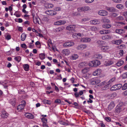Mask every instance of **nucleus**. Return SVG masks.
<instances>
[{
	"instance_id": "4be33fe9",
	"label": "nucleus",
	"mask_w": 127,
	"mask_h": 127,
	"mask_svg": "<svg viewBox=\"0 0 127 127\" xmlns=\"http://www.w3.org/2000/svg\"><path fill=\"white\" fill-rule=\"evenodd\" d=\"M25 115L26 117L28 118L32 119L34 118V116L30 113H26L25 114Z\"/></svg>"
},
{
	"instance_id": "4c0bfd02",
	"label": "nucleus",
	"mask_w": 127,
	"mask_h": 127,
	"mask_svg": "<svg viewBox=\"0 0 127 127\" xmlns=\"http://www.w3.org/2000/svg\"><path fill=\"white\" fill-rule=\"evenodd\" d=\"M102 22L103 23H108L110 22V20L106 18H103L102 19Z\"/></svg>"
},
{
	"instance_id": "e2e57ef3",
	"label": "nucleus",
	"mask_w": 127,
	"mask_h": 127,
	"mask_svg": "<svg viewBox=\"0 0 127 127\" xmlns=\"http://www.w3.org/2000/svg\"><path fill=\"white\" fill-rule=\"evenodd\" d=\"M21 104H22V105H24L25 107L26 105V102L25 100H22L21 102Z\"/></svg>"
},
{
	"instance_id": "f257e3e1",
	"label": "nucleus",
	"mask_w": 127,
	"mask_h": 127,
	"mask_svg": "<svg viewBox=\"0 0 127 127\" xmlns=\"http://www.w3.org/2000/svg\"><path fill=\"white\" fill-rule=\"evenodd\" d=\"M110 83H109V82H106V81H104L103 82L101 83H100L99 85H97L98 86H105L103 87L102 89L103 90H107L109 89V88L110 86Z\"/></svg>"
},
{
	"instance_id": "7c9ffc66",
	"label": "nucleus",
	"mask_w": 127,
	"mask_h": 127,
	"mask_svg": "<svg viewBox=\"0 0 127 127\" xmlns=\"http://www.w3.org/2000/svg\"><path fill=\"white\" fill-rule=\"evenodd\" d=\"M124 63V62L122 60L118 61L116 64V65L118 66H120L122 65Z\"/></svg>"
},
{
	"instance_id": "13d9d810",
	"label": "nucleus",
	"mask_w": 127,
	"mask_h": 127,
	"mask_svg": "<svg viewBox=\"0 0 127 127\" xmlns=\"http://www.w3.org/2000/svg\"><path fill=\"white\" fill-rule=\"evenodd\" d=\"M116 79V78L115 77H114L111 79L108 82H109V83H110H110L112 82H113Z\"/></svg>"
},
{
	"instance_id": "9d476101",
	"label": "nucleus",
	"mask_w": 127,
	"mask_h": 127,
	"mask_svg": "<svg viewBox=\"0 0 127 127\" xmlns=\"http://www.w3.org/2000/svg\"><path fill=\"white\" fill-rule=\"evenodd\" d=\"M66 23L65 21L59 20L55 22L54 25H60L64 24Z\"/></svg>"
},
{
	"instance_id": "473e14b6",
	"label": "nucleus",
	"mask_w": 127,
	"mask_h": 127,
	"mask_svg": "<svg viewBox=\"0 0 127 127\" xmlns=\"http://www.w3.org/2000/svg\"><path fill=\"white\" fill-rule=\"evenodd\" d=\"M45 6L47 8H52L53 5L51 3H46L45 5Z\"/></svg>"
},
{
	"instance_id": "6ab92c4d",
	"label": "nucleus",
	"mask_w": 127,
	"mask_h": 127,
	"mask_svg": "<svg viewBox=\"0 0 127 127\" xmlns=\"http://www.w3.org/2000/svg\"><path fill=\"white\" fill-rule=\"evenodd\" d=\"M115 32L117 33L120 34H122L124 33L125 32V31L123 29H119L116 30Z\"/></svg>"
},
{
	"instance_id": "5701e85b",
	"label": "nucleus",
	"mask_w": 127,
	"mask_h": 127,
	"mask_svg": "<svg viewBox=\"0 0 127 127\" xmlns=\"http://www.w3.org/2000/svg\"><path fill=\"white\" fill-rule=\"evenodd\" d=\"M90 23L92 25H96L100 23L99 21L95 19L92 20L90 21Z\"/></svg>"
},
{
	"instance_id": "69168bd1",
	"label": "nucleus",
	"mask_w": 127,
	"mask_h": 127,
	"mask_svg": "<svg viewBox=\"0 0 127 127\" xmlns=\"http://www.w3.org/2000/svg\"><path fill=\"white\" fill-rule=\"evenodd\" d=\"M123 51L122 50H120L119 54L120 55L122 56L123 54Z\"/></svg>"
},
{
	"instance_id": "1a4fd4ad",
	"label": "nucleus",
	"mask_w": 127,
	"mask_h": 127,
	"mask_svg": "<svg viewBox=\"0 0 127 127\" xmlns=\"http://www.w3.org/2000/svg\"><path fill=\"white\" fill-rule=\"evenodd\" d=\"M41 120L43 122L42 126L43 127H49L47 124V118H42Z\"/></svg>"
},
{
	"instance_id": "dca6fc26",
	"label": "nucleus",
	"mask_w": 127,
	"mask_h": 127,
	"mask_svg": "<svg viewBox=\"0 0 127 127\" xmlns=\"http://www.w3.org/2000/svg\"><path fill=\"white\" fill-rule=\"evenodd\" d=\"M115 106L114 103L113 101L111 102L108 106V110L109 111L111 110Z\"/></svg>"
},
{
	"instance_id": "0e129e2a",
	"label": "nucleus",
	"mask_w": 127,
	"mask_h": 127,
	"mask_svg": "<svg viewBox=\"0 0 127 127\" xmlns=\"http://www.w3.org/2000/svg\"><path fill=\"white\" fill-rule=\"evenodd\" d=\"M33 46L34 44H33L32 43H30L29 47L31 48H32L33 47Z\"/></svg>"
},
{
	"instance_id": "6e6552de",
	"label": "nucleus",
	"mask_w": 127,
	"mask_h": 127,
	"mask_svg": "<svg viewBox=\"0 0 127 127\" xmlns=\"http://www.w3.org/2000/svg\"><path fill=\"white\" fill-rule=\"evenodd\" d=\"M87 46V45L86 44H81L77 46L76 48L77 50H82L83 49H86Z\"/></svg>"
},
{
	"instance_id": "5fc2aeb1",
	"label": "nucleus",
	"mask_w": 127,
	"mask_h": 127,
	"mask_svg": "<svg viewBox=\"0 0 127 127\" xmlns=\"http://www.w3.org/2000/svg\"><path fill=\"white\" fill-rule=\"evenodd\" d=\"M105 119L106 121L108 122H110L111 121V119L109 117H106Z\"/></svg>"
},
{
	"instance_id": "a19ab883",
	"label": "nucleus",
	"mask_w": 127,
	"mask_h": 127,
	"mask_svg": "<svg viewBox=\"0 0 127 127\" xmlns=\"http://www.w3.org/2000/svg\"><path fill=\"white\" fill-rule=\"evenodd\" d=\"M116 7L117 8L120 9H122L124 8V6L122 4H118L117 5Z\"/></svg>"
},
{
	"instance_id": "37998d69",
	"label": "nucleus",
	"mask_w": 127,
	"mask_h": 127,
	"mask_svg": "<svg viewBox=\"0 0 127 127\" xmlns=\"http://www.w3.org/2000/svg\"><path fill=\"white\" fill-rule=\"evenodd\" d=\"M14 59L17 61L18 62H19L21 60V57L20 56L16 57L14 58Z\"/></svg>"
},
{
	"instance_id": "e433bc0d",
	"label": "nucleus",
	"mask_w": 127,
	"mask_h": 127,
	"mask_svg": "<svg viewBox=\"0 0 127 127\" xmlns=\"http://www.w3.org/2000/svg\"><path fill=\"white\" fill-rule=\"evenodd\" d=\"M23 67L24 70L27 71L29 70V66L28 64H26L24 65Z\"/></svg>"
},
{
	"instance_id": "774afa93",
	"label": "nucleus",
	"mask_w": 127,
	"mask_h": 127,
	"mask_svg": "<svg viewBox=\"0 0 127 127\" xmlns=\"http://www.w3.org/2000/svg\"><path fill=\"white\" fill-rule=\"evenodd\" d=\"M6 38L7 40H9L11 39V36L10 35H7Z\"/></svg>"
},
{
	"instance_id": "393cba45",
	"label": "nucleus",
	"mask_w": 127,
	"mask_h": 127,
	"mask_svg": "<svg viewBox=\"0 0 127 127\" xmlns=\"http://www.w3.org/2000/svg\"><path fill=\"white\" fill-rule=\"evenodd\" d=\"M24 105H22V104L19 105L17 107V109L19 111H21L24 108Z\"/></svg>"
},
{
	"instance_id": "864d4df0",
	"label": "nucleus",
	"mask_w": 127,
	"mask_h": 127,
	"mask_svg": "<svg viewBox=\"0 0 127 127\" xmlns=\"http://www.w3.org/2000/svg\"><path fill=\"white\" fill-rule=\"evenodd\" d=\"M84 12L85 11H87L89 10L90 9L89 7L88 6H85L84 7Z\"/></svg>"
},
{
	"instance_id": "603ef678",
	"label": "nucleus",
	"mask_w": 127,
	"mask_h": 127,
	"mask_svg": "<svg viewBox=\"0 0 127 127\" xmlns=\"http://www.w3.org/2000/svg\"><path fill=\"white\" fill-rule=\"evenodd\" d=\"M94 0H85V2L87 3H90L93 2Z\"/></svg>"
},
{
	"instance_id": "423d86ee",
	"label": "nucleus",
	"mask_w": 127,
	"mask_h": 127,
	"mask_svg": "<svg viewBox=\"0 0 127 127\" xmlns=\"http://www.w3.org/2000/svg\"><path fill=\"white\" fill-rule=\"evenodd\" d=\"M122 87V85L121 84H117L113 86L111 88L112 91H115L120 89Z\"/></svg>"
},
{
	"instance_id": "de8ad7c7",
	"label": "nucleus",
	"mask_w": 127,
	"mask_h": 127,
	"mask_svg": "<svg viewBox=\"0 0 127 127\" xmlns=\"http://www.w3.org/2000/svg\"><path fill=\"white\" fill-rule=\"evenodd\" d=\"M122 41L121 40H118L115 41V43L116 44L118 45L120 44L122 42Z\"/></svg>"
},
{
	"instance_id": "58836bf2",
	"label": "nucleus",
	"mask_w": 127,
	"mask_h": 127,
	"mask_svg": "<svg viewBox=\"0 0 127 127\" xmlns=\"http://www.w3.org/2000/svg\"><path fill=\"white\" fill-rule=\"evenodd\" d=\"M43 102L44 104H46L49 105L51 104V102L50 101H49L48 100L46 99H44V100L43 101Z\"/></svg>"
},
{
	"instance_id": "3c124183",
	"label": "nucleus",
	"mask_w": 127,
	"mask_h": 127,
	"mask_svg": "<svg viewBox=\"0 0 127 127\" xmlns=\"http://www.w3.org/2000/svg\"><path fill=\"white\" fill-rule=\"evenodd\" d=\"M90 54V53L89 52H87L83 53L84 56L85 57H88L89 56Z\"/></svg>"
},
{
	"instance_id": "bf43d9fd",
	"label": "nucleus",
	"mask_w": 127,
	"mask_h": 127,
	"mask_svg": "<svg viewBox=\"0 0 127 127\" xmlns=\"http://www.w3.org/2000/svg\"><path fill=\"white\" fill-rule=\"evenodd\" d=\"M21 46L22 47L25 48V49H26L27 48V46L26 45L25 43L21 44Z\"/></svg>"
},
{
	"instance_id": "412c9836",
	"label": "nucleus",
	"mask_w": 127,
	"mask_h": 127,
	"mask_svg": "<svg viewBox=\"0 0 127 127\" xmlns=\"http://www.w3.org/2000/svg\"><path fill=\"white\" fill-rule=\"evenodd\" d=\"M111 38V36L109 35H104L102 36L101 38L104 40H108Z\"/></svg>"
},
{
	"instance_id": "f03ea898",
	"label": "nucleus",
	"mask_w": 127,
	"mask_h": 127,
	"mask_svg": "<svg viewBox=\"0 0 127 127\" xmlns=\"http://www.w3.org/2000/svg\"><path fill=\"white\" fill-rule=\"evenodd\" d=\"M74 43L72 41H67L63 44V46L65 47H69L73 46Z\"/></svg>"
},
{
	"instance_id": "bb28decb",
	"label": "nucleus",
	"mask_w": 127,
	"mask_h": 127,
	"mask_svg": "<svg viewBox=\"0 0 127 127\" xmlns=\"http://www.w3.org/2000/svg\"><path fill=\"white\" fill-rule=\"evenodd\" d=\"M63 54L66 55H68L70 53V51L68 49H64L62 51Z\"/></svg>"
},
{
	"instance_id": "79ce46f5",
	"label": "nucleus",
	"mask_w": 127,
	"mask_h": 127,
	"mask_svg": "<svg viewBox=\"0 0 127 127\" xmlns=\"http://www.w3.org/2000/svg\"><path fill=\"white\" fill-rule=\"evenodd\" d=\"M77 10L79 12H81L83 11H84V7H80L78 8Z\"/></svg>"
},
{
	"instance_id": "f704fd0d",
	"label": "nucleus",
	"mask_w": 127,
	"mask_h": 127,
	"mask_svg": "<svg viewBox=\"0 0 127 127\" xmlns=\"http://www.w3.org/2000/svg\"><path fill=\"white\" fill-rule=\"evenodd\" d=\"M39 57L40 59L41 60H43L45 58V54L42 53L40 54Z\"/></svg>"
},
{
	"instance_id": "72a5a7b5",
	"label": "nucleus",
	"mask_w": 127,
	"mask_h": 127,
	"mask_svg": "<svg viewBox=\"0 0 127 127\" xmlns=\"http://www.w3.org/2000/svg\"><path fill=\"white\" fill-rule=\"evenodd\" d=\"M26 37V35L24 33H23L21 36V40L22 41H24Z\"/></svg>"
},
{
	"instance_id": "7ed1b4c3",
	"label": "nucleus",
	"mask_w": 127,
	"mask_h": 127,
	"mask_svg": "<svg viewBox=\"0 0 127 127\" xmlns=\"http://www.w3.org/2000/svg\"><path fill=\"white\" fill-rule=\"evenodd\" d=\"M125 105L123 102H121L120 104H118L116 107V109L115 110V112L119 113L122 110V108L121 107V106L122 105Z\"/></svg>"
},
{
	"instance_id": "052dcab7",
	"label": "nucleus",
	"mask_w": 127,
	"mask_h": 127,
	"mask_svg": "<svg viewBox=\"0 0 127 127\" xmlns=\"http://www.w3.org/2000/svg\"><path fill=\"white\" fill-rule=\"evenodd\" d=\"M104 31L105 32V34H108L110 33L111 32L109 30H104Z\"/></svg>"
},
{
	"instance_id": "ea45409f",
	"label": "nucleus",
	"mask_w": 127,
	"mask_h": 127,
	"mask_svg": "<svg viewBox=\"0 0 127 127\" xmlns=\"http://www.w3.org/2000/svg\"><path fill=\"white\" fill-rule=\"evenodd\" d=\"M89 70V69L88 68L86 67L82 70V72L84 74H85Z\"/></svg>"
},
{
	"instance_id": "680f3d73",
	"label": "nucleus",
	"mask_w": 127,
	"mask_h": 127,
	"mask_svg": "<svg viewBox=\"0 0 127 127\" xmlns=\"http://www.w3.org/2000/svg\"><path fill=\"white\" fill-rule=\"evenodd\" d=\"M90 20V18H86L82 19V21L86 22V21H88Z\"/></svg>"
},
{
	"instance_id": "a878e982",
	"label": "nucleus",
	"mask_w": 127,
	"mask_h": 127,
	"mask_svg": "<svg viewBox=\"0 0 127 127\" xmlns=\"http://www.w3.org/2000/svg\"><path fill=\"white\" fill-rule=\"evenodd\" d=\"M78 57V56L77 54H73L70 56V59L72 60H76Z\"/></svg>"
},
{
	"instance_id": "a18cd8bd",
	"label": "nucleus",
	"mask_w": 127,
	"mask_h": 127,
	"mask_svg": "<svg viewBox=\"0 0 127 127\" xmlns=\"http://www.w3.org/2000/svg\"><path fill=\"white\" fill-rule=\"evenodd\" d=\"M78 35L80 36L81 37H82L83 36V34H81L80 33H78L77 34H73V37H74V36H75L76 35Z\"/></svg>"
},
{
	"instance_id": "4d7b16f0",
	"label": "nucleus",
	"mask_w": 127,
	"mask_h": 127,
	"mask_svg": "<svg viewBox=\"0 0 127 127\" xmlns=\"http://www.w3.org/2000/svg\"><path fill=\"white\" fill-rule=\"evenodd\" d=\"M61 102V100L59 99H56L55 101V103H59Z\"/></svg>"
},
{
	"instance_id": "09e8293b",
	"label": "nucleus",
	"mask_w": 127,
	"mask_h": 127,
	"mask_svg": "<svg viewBox=\"0 0 127 127\" xmlns=\"http://www.w3.org/2000/svg\"><path fill=\"white\" fill-rule=\"evenodd\" d=\"M122 89L125 90L127 89V83H125L122 87Z\"/></svg>"
},
{
	"instance_id": "2f4dec72",
	"label": "nucleus",
	"mask_w": 127,
	"mask_h": 127,
	"mask_svg": "<svg viewBox=\"0 0 127 127\" xmlns=\"http://www.w3.org/2000/svg\"><path fill=\"white\" fill-rule=\"evenodd\" d=\"M113 62L112 60H110L107 61L106 63V65L107 66H110L113 64Z\"/></svg>"
},
{
	"instance_id": "c85d7f7f",
	"label": "nucleus",
	"mask_w": 127,
	"mask_h": 127,
	"mask_svg": "<svg viewBox=\"0 0 127 127\" xmlns=\"http://www.w3.org/2000/svg\"><path fill=\"white\" fill-rule=\"evenodd\" d=\"M10 103L12 106H15L16 103V99L15 98L11 99L10 100Z\"/></svg>"
},
{
	"instance_id": "b1692460",
	"label": "nucleus",
	"mask_w": 127,
	"mask_h": 127,
	"mask_svg": "<svg viewBox=\"0 0 127 127\" xmlns=\"http://www.w3.org/2000/svg\"><path fill=\"white\" fill-rule=\"evenodd\" d=\"M65 28L64 27H62L60 28L56 29L54 30L55 32H62L64 29Z\"/></svg>"
},
{
	"instance_id": "f8f14e48",
	"label": "nucleus",
	"mask_w": 127,
	"mask_h": 127,
	"mask_svg": "<svg viewBox=\"0 0 127 127\" xmlns=\"http://www.w3.org/2000/svg\"><path fill=\"white\" fill-rule=\"evenodd\" d=\"M98 14L101 16H105L108 15V13L105 10H100L98 12Z\"/></svg>"
},
{
	"instance_id": "338daca9",
	"label": "nucleus",
	"mask_w": 127,
	"mask_h": 127,
	"mask_svg": "<svg viewBox=\"0 0 127 127\" xmlns=\"http://www.w3.org/2000/svg\"><path fill=\"white\" fill-rule=\"evenodd\" d=\"M42 20L44 21H48V19L47 17H45L43 18Z\"/></svg>"
},
{
	"instance_id": "ddd939ff",
	"label": "nucleus",
	"mask_w": 127,
	"mask_h": 127,
	"mask_svg": "<svg viewBox=\"0 0 127 127\" xmlns=\"http://www.w3.org/2000/svg\"><path fill=\"white\" fill-rule=\"evenodd\" d=\"M91 39L88 37L83 38L81 39V42L84 43H87L90 42Z\"/></svg>"
},
{
	"instance_id": "f3484780",
	"label": "nucleus",
	"mask_w": 127,
	"mask_h": 127,
	"mask_svg": "<svg viewBox=\"0 0 127 127\" xmlns=\"http://www.w3.org/2000/svg\"><path fill=\"white\" fill-rule=\"evenodd\" d=\"M101 69H97L93 72V74L94 76L99 75L101 74Z\"/></svg>"
},
{
	"instance_id": "20e7f679",
	"label": "nucleus",
	"mask_w": 127,
	"mask_h": 127,
	"mask_svg": "<svg viewBox=\"0 0 127 127\" xmlns=\"http://www.w3.org/2000/svg\"><path fill=\"white\" fill-rule=\"evenodd\" d=\"M77 25H70L67 26L66 27V30L69 31H74L75 28H77Z\"/></svg>"
},
{
	"instance_id": "9b49d317",
	"label": "nucleus",
	"mask_w": 127,
	"mask_h": 127,
	"mask_svg": "<svg viewBox=\"0 0 127 127\" xmlns=\"http://www.w3.org/2000/svg\"><path fill=\"white\" fill-rule=\"evenodd\" d=\"M1 117L2 118H7L8 114L4 110H2L1 111Z\"/></svg>"
},
{
	"instance_id": "c9c22d12",
	"label": "nucleus",
	"mask_w": 127,
	"mask_h": 127,
	"mask_svg": "<svg viewBox=\"0 0 127 127\" xmlns=\"http://www.w3.org/2000/svg\"><path fill=\"white\" fill-rule=\"evenodd\" d=\"M105 42L104 41H103L102 40H98L97 42V44L100 46H101L102 45L105 43Z\"/></svg>"
},
{
	"instance_id": "2eb2a0df",
	"label": "nucleus",
	"mask_w": 127,
	"mask_h": 127,
	"mask_svg": "<svg viewBox=\"0 0 127 127\" xmlns=\"http://www.w3.org/2000/svg\"><path fill=\"white\" fill-rule=\"evenodd\" d=\"M77 28H80V30L82 32L85 31L86 30L87 27L86 26H82L77 25Z\"/></svg>"
},
{
	"instance_id": "6e6d98bb",
	"label": "nucleus",
	"mask_w": 127,
	"mask_h": 127,
	"mask_svg": "<svg viewBox=\"0 0 127 127\" xmlns=\"http://www.w3.org/2000/svg\"><path fill=\"white\" fill-rule=\"evenodd\" d=\"M7 82V81H5L4 82H2V83H1L2 85H3L4 86V88H7L8 86L7 85H4V84L6 83Z\"/></svg>"
},
{
	"instance_id": "39448f33",
	"label": "nucleus",
	"mask_w": 127,
	"mask_h": 127,
	"mask_svg": "<svg viewBox=\"0 0 127 127\" xmlns=\"http://www.w3.org/2000/svg\"><path fill=\"white\" fill-rule=\"evenodd\" d=\"M91 81L92 84L95 85L97 84L100 82V81L98 78L95 77L92 79Z\"/></svg>"
},
{
	"instance_id": "49530a36",
	"label": "nucleus",
	"mask_w": 127,
	"mask_h": 127,
	"mask_svg": "<svg viewBox=\"0 0 127 127\" xmlns=\"http://www.w3.org/2000/svg\"><path fill=\"white\" fill-rule=\"evenodd\" d=\"M88 65L91 67L94 66L93 61H91L88 64H87Z\"/></svg>"
},
{
	"instance_id": "c03bdc74",
	"label": "nucleus",
	"mask_w": 127,
	"mask_h": 127,
	"mask_svg": "<svg viewBox=\"0 0 127 127\" xmlns=\"http://www.w3.org/2000/svg\"><path fill=\"white\" fill-rule=\"evenodd\" d=\"M95 57L98 59H101L102 58V56L100 54H98L95 55Z\"/></svg>"
},
{
	"instance_id": "8fccbe9b",
	"label": "nucleus",
	"mask_w": 127,
	"mask_h": 127,
	"mask_svg": "<svg viewBox=\"0 0 127 127\" xmlns=\"http://www.w3.org/2000/svg\"><path fill=\"white\" fill-rule=\"evenodd\" d=\"M122 77L123 78H127V72L123 73L122 76Z\"/></svg>"
},
{
	"instance_id": "cd10ccee",
	"label": "nucleus",
	"mask_w": 127,
	"mask_h": 127,
	"mask_svg": "<svg viewBox=\"0 0 127 127\" xmlns=\"http://www.w3.org/2000/svg\"><path fill=\"white\" fill-rule=\"evenodd\" d=\"M94 66H96L99 65L100 64V62L99 61L97 60L93 61Z\"/></svg>"
},
{
	"instance_id": "0eeeda50",
	"label": "nucleus",
	"mask_w": 127,
	"mask_h": 127,
	"mask_svg": "<svg viewBox=\"0 0 127 127\" xmlns=\"http://www.w3.org/2000/svg\"><path fill=\"white\" fill-rule=\"evenodd\" d=\"M32 16L33 18V22L35 24L38 23L39 24H41V23H40L39 22V20H40V19L36 15L35 16V14H33Z\"/></svg>"
},
{
	"instance_id": "a211bd4d",
	"label": "nucleus",
	"mask_w": 127,
	"mask_h": 127,
	"mask_svg": "<svg viewBox=\"0 0 127 127\" xmlns=\"http://www.w3.org/2000/svg\"><path fill=\"white\" fill-rule=\"evenodd\" d=\"M109 48V46L107 45H106L102 46L101 48V50L103 52H106L108 51Z\"/></svg>"
},
{
	"instance_id": "aec40b11",
	"label": "nucleus",
	"mask_w": 127,
	"mask_h": 127,
	"mask_svg": "<svg viewBox=\"0 0 127 127\" xmlns=\"http://www.w3.org/2000/svg\"><path fill=\"white\" fill-rule=\"evenodd\" d=\"M87 66V62H81L78 65V66L80 68H83Z\"/></svg>"
},
{
	"instance_id": "4468645a",
	"label": "nucleus",
	"mask_w": 127,
	"mask_h": 127,
	"mask_svg": "<svg viewBox=\"0 0 127 127\" xmlns=\"http://www.w3.org/2000/svg\"><path fill=\"white\" fill-rule=\"evenodd\" d=\"M45 13L49 15H56L57 13L55 11L53 10H47L45 12Z\"/></svg>"
},
{
	"instance_id": "c756f323",
	"label": "nucleus",
	"mask_w": 127,
	"mask_h": 127,
	"mask_svg": "<svg viewBox=\"0 0 127 127\" xmlns=\"http://www.w3.org/2000/svg\"><path fill=\"white\" fill-rule=\"evenodd\" d=\"M111 27V25L109 24H105L102 25V27L105 29L109 28Z\"/></svg>"
}]
</instances>
